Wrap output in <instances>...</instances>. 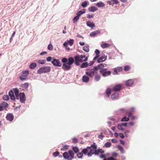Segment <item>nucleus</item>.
I'll return each instance as SVG.
<instances>
[{"instance_id":"obj_46","label":"nucleus","mask_w":160,"mask_h":160,"mask_svg":"<svg viewBox=\"0 0 160 160\" xmlns=\"http://www.w3.org/2000/svg\"><path fill=\"white\" fill-rule=\"evenodd\" d=\"M113 3V5L117 4L119 3V2L118 0H111Z\"/></svg>"},{"instance_id":"obj_44","label":"nucleus","mask_w":160,"mask_h":160,"mask_svg":"<svg viewBox=\"0 0 160 160\" xmlns=\"http://www.w3.org/2000/svg\"><path fill=\"white\" fill-rule=\"evenodd\" d=\"M74 42V40L73 39H70L68 42V43L69 44L70 46H72Z\"/></svg>"},{"instance_id":"obj_29","label":"nucleus","mask_w":160,"mask_h":160,"mask_svg":"<svg viewBox=\"0 0 160 160\" xmlns=\"http://www.w3.org/2000/svg\"><path fill=\"white\" fill-rule=\"evenodd\" d=\"M36 66V64L35 62H33L29 66V68L31 69H33L35 68Z\"/></svg>"},{"instance_id":"obj_15","label":"nucleus","mask_w":160,"mask_h":160,"mask_svg":"<svg viewBox=\"0 0 160 160\" xmlns=\"http://www.w3.org/2000/svg\"><path fill=\"white\" fill-rule=\"evenodd\" d=\"M134 81L132 79H129L126 82V85L127 86H130L133 84Z\"/></svg>"},{"instance_id":"obj_7","label":"nucleus","mask_w":160,"mask_h":160,"mask_svg":"<svg viewBox=\"0 0 160 160\" xmlns=\"http://www.w3.org/2000/svg\"><path fill=\"white\" fill-rule=\"evenodd\" d=\"M134 108H131L128 110H127V111H125V113H128V116L129 117H130L132 116V113L134 112Z\"/></svg>"},{"instance_id":"obj_23","label":"nucleus","mask_w":160,"mask_h":160,"mask_svg":"<svg viewBox=\"0 0 160 160\" xmlns=\"http://www.w3.org/2000/svg\"><path fill=\"white\" fill-rule=\"evenodd\" d=\"M14 92L16 98L17 99H19V91L18 90L17 88L14 89Z\"/></svg>"},{"instance_id":"obj_9","label":"nucleus","mask_w":160,"mask_h":160,"mask_svg":"<svg viewBox=\"0 0 160 160\" xmlns=\"http://www.w3.org/2000/svg\"><path fill=\"white\" fill-rule=\"evenodd\" d=\"M20 98L22 102H24L25 100V96L24 93H20L19 95V98Z\"/></svg>"},{"instance_id":"obj_56","label":"nucleus","mask_w":160,"mask_h":160,"mask_svg":"<svg viewBox=\"0 0 160 160\" xmlns=\"http://www.w3.org/2000/svg\"><path fill=\"white\" fill-rule=\"evenodd\" d=\"M104 137V136L103 135H102V134L99 135L98 136V138H100L102 139H103V138Z\"/></svg>"},{"instance_id":"obj_48","label":"nucleus","mask_w":160,"mask_h":160,"mask_svg":"<svg viewBox=\"0 0 160 160\" xmlns=\"http://www.w3.org/2000/svg\"><path fill=\"white\" fill-rule=\"evenodd\" d=\"M93 154H94V152H92V151H90V152L88 153V157H91Z\"/></svg>"},{"instance_id":"obj_14","label":"nucleus","mask_w":160,"mask_h":160,"mask_svg":"<svg viewBox=\"0 0 160 160\" xmlns=\"http://www.w3.org/2000/svg\"><path fill=\"white\" fill-rule=\"evenodd\" d=\"M87 26L92 28L95 27V24L93 22L91 21H87L86 22Z\"/></svg>"},{"instance_id":"obj_16","label":"nucleus","mask_w":160,"mask_h":160,"mask_svg":"<svg viewBox=\"0 0 160 160\" xmlns=\"http://www.w3.org/2000/svg\"><path fill=\"white\" fill-rule=\"evenodd\" d=\"M9 95L11 97V99L12 100H15L16 98L14 96V92L12 90L10 91L9 92Z\"/></svg>"},{"instance_id":"obj_61","label":"nucleus","mask_w":160,"mask_h":160,"mask_svg":"<svg viewBox=\"0 0 160 160\" xmlns=\"http://www.w3.org/2000/svg\"><path fill=\"white\" fill-rule=\"evenodd\" d=\"M100 157L101 158L105 159V155L104 154H101V155H100Z\"/></svg>"},{"instance_id":"obj_59","label":"nucleus","mask_w":160,"mask_h":160,"mask_svg":"<svg viewBox=\"0 0 160 160\" xmlns=\"http://www.w3.org/2000/svg\"><path fill=\"white\" fill-rule=\"evenodd\" d=\"M129 125L130 126H133L134 124V122H131L128 123Z\"/></svg>"},{"instance_id":"obj_53","label":"nucleus","mask_w":160,"mask_h":160,"mask_svg":"<svg viewBox=\"0 0 160 160\" xmlns=\"http://www.w3.org/2000/svg\"><path fill=\"white\" fill-rule=\"evenodd\" d=\"M72 142L73 143H76L78 142V139L76 138H73L72 139Z\"/></svg>"},{"instance_id":"obj_50","label":"nucleus","mask_w":160,"mask_h":160,"mask_svg":"<svg viewBox=\"0 0 160 160\" xmlns=\"http://www.w3.org/2000/svg\"><path fill=\"white\" fill-rule=\"evenodd\" d=\"M68 61V59L66 58H64L63 59H62V62H63L65 63H66Z\"/></svg>"},{"instance_id":"obj_63","label":"nucleus","mask_w":160,"mask_h":160,"mask_svg":"<svg viewBox=\"0 0 160 160\" xmlns=\"http://www.w3.org/2000/svg\"><path fill=\"white\" fill-rule=\"evenodd\" d=\"M47 53V52L46 51H44V52H41L40 53V55H42L44 54H46Z\"/></svg>"},{"instance_id":"obj_19","label":"nucleus","mask_w":160,"mask_h":160,"mask_svg":"<svg viewBox=\"0 0 160 160\" xmlns=\"http://www.w3.org/2000/svg\"><path fill=\"white\" fill-rule=\"evenodd\" d=\"M89 80V78L88 76L86 75H84L82 77V80L83 82H88Z\"/></svg>"},{"instance_id":"obj_60","label":"nucleus","mask_w":160,"mask_h":160,"mask_svg":"<svg viewBox=\"0 0 160 160\" xmlns=\"http://www.w3.org/2000/svg\"><path fill=\"white\" fill-rule=\"evenodd\" d=\"M119 136L122 138H124V135L122 133H120Z\"/></svg>"},{"instance_id":"obj_55","label":"nucleus","mask_w":160,"mask_h":160,"mask_svg":"<svg viewBox=\"0 0 160 160\" xmlns=\"http://www.w3.org/2000/svg\"><path fill=\"white\" fill-rule=\"evenodd\" d=\"M52 57H48L46 58V60L48 62H50L51 61Z\"/></svg>"},{"instance_id":"obj_28","label":"nucleus","mask_w":160,"mask_h":160,"mask_svg":"<svg viewBox=\"0 0 160 160\" xmlns=\"http://www.w3.org/2000/svg\"><path fill=\"white\" fill-rule=\"evenodd\" d=\"M88 63L87 62H84L82 63V64L80 66V68H86L88 67Z\"/></svg>"},{"instance_id":"obj_31","label":"nucleus","mask_w":160,"mask_h":160,"mask_svg":"<svg viewBox=\"0 0 160 160\" xmlns=\"http://www.w3.org/2000/svg\"><path fill=\"white\" fill-rule=\"evenodd\" d=\"M83 50L86 52H88L89 51V46H85L83 48Z\"/></svg>"},{"instance_id":"obj_21","label":"nucleus","mask_w":160,"mask_h":160,"mask_svg":"<svg viewBox=\"0 0 160 160\" xmlns=\"http://www.w3.org/2000/svg\"><path fill=\"white\" fill-rule=\"evenodd\" d=\"M119 94L118 93H114L111 96V98L112 100L117 99L118 97Z\"/></svg>"},{"instance_id":"obj_45","label":"nucleus","mask_w":160,"mask_h":160,"mask_svg":"<svg viewBox=\"0 0 160 160\" xmlns=\"http://www.w3.org/2000/svg\"><path fill=\"white\" fill-rule=\"evenodd\" d=\"M53 46L51 44H49L48 47V48L50 50H52L53 49Z\"/></svg>"},{"instance_id":"obj_33","label":"nucleus","mask_w":160,"mask_h":160,"mask_svg":"<svg viewBox=\"0 0 160 160\" xmlns=\"http://www.w3.org/2000/svg\"><path fill=\"white\" fill-rule=\"evenodd\" d=\"M129 119V118H128L126 116H125L122 119L121 121L122 122H126L128 121Z\"/></svg>"},{"instance_id":"obj_39","label":"nucleus","mask_w":160,"mask_h":160,"mask_svg":"<svg viewBox=\"0 0 160 160\" xmlns=\"http://www.w3.org/2000/svg\"><path fill=\"white\" fill-rule=\"evenodd\" d=\"M130 67L129 65H126L124 67V70L125 71H127L130 70Z\"/></svg>"},{"instance_id":"obj_11","label":"nucleus","mask_w":160,"mask_h":160,"mask_svg":"<svg viewBox=\"0 0 160 160\" xmlns=\"http://www.w3.org/2000/svg\"><path fill=\"white\" fill-rule=\"evenodd\" d=\"M122 86L120 84H117L115 85L113 88V90L114 91H119L121 89Z\"/></svg>"},{"instance_id":"obj_49","label":"nucleus","mask_w":160,"mask_h":160,"mask_svg":"<svg viewBox=\"0 0 160 160\" xmlns=\"http://www.w3.org/2000/svg\"><path fill=\"white\" fill-rule=\"evenodd\" d=\"M95 53L97 55L99 56V54L100 53V51L97 49H96L95 51Z\"/></svg>"},{"instance_id":"obj_12","label":"nucleus","mask_w":160,"mask_h":160,"mask_svg":"<svg viewBox=\"0 0 160 160\" xmlns=\"http://www.w3.org/2000/svg\"><path fill=\"white\" fill-rule=\"evenodd\" d=\"M13 115L11 113H8L6 117V118L8 121H12L13 119Z\"/></svg>"},{"instance_id":"obj_13","label":"nucleus","mask_w":160,"mask_h":160,"mask_svg":"<svg viewBox=\"0 0 160 160\" xmlns=\"http://www.w3.org/2000/svg\"><path fill=\"white\" fill-rule=\"evenodd\" d=\"M107 56H105V54H103L102 56L99 58L97 62L98 63L103 62L105 61L107 59Z\"/></svg>"},{"instance_id":"obj_5","label":"nucleus","mask_w":160,"mask_h":160,"mask_svg":"<svg viewBox=\"0 0 160 160\" xmlns=\"http://www.w3.org/2000/svg\"><path fill=\"white\" fill-rule=\"evenodd\" d=\"M29 73V71L28 70H25L23 71L20 74L19 79L21 80H23L27 78V76Z\"/></svg>"},{"instance_id":"obj_64","label":"nucleus","mask_w":160,"mask_h":160,"mask_svg":"<svg viewBox=\"0 0 160 160\" xmlns=\"http://www.w3.org/2000/svg\"><path fill=\"white\" fill-rule=\"evenodd\" d=\"M112 142L114 143H116L117 142L116 139H112Z\"/></svg>"},{"instance_id":"obj_6","label":"nucleus","mask_w":160,"mask_h":160,"mask_svg":"<svg viewBox=\"0 0 160 160\" xmlns=\"http://www.w3.org/2000/svg\"><path fill=\"white\" fill-rule=\"evenodd\" d=\"M100 73L101 74L102 76L106 77L108 75H110L111 73L110 71H107V69L102 68L99 71Z\"/></svg>"},{"instance_id":"obj_10","label":"nucleus","mask_w":160,"mask_h":160,"mask_svg":"<svg viewBox=\"0 0 160 160\" xmlns=\"http://www.w3.org/2000/svg\"><path fill=\"white\" fill-rule=\"evenodd\" d=\"M71 68V65L69 64H68L67 63H63L62 66V68L66 71L69 70Z\"/></svg>"},{"instance_id":"obj_57","label":"nucleus","mask_w":160,"mask_h":160,"mask_svg":"<svg viewBox=\"0 0 160 160\" xmlns=\"http://www.w3.org/2000/svg\"><path fill=\"white\" fill-rule=\"evenodd\" d=\"M107 3L108 4L110 5H113V3H112V1H107Z\"/></svg>"},{"instance_id":"obj_54","label":"nucleus","mask_w":160,"mask_h":160,"mask_svg":"<svg viewBox=\"0 0 160 160\" xmlns=\"http://www.w3.org/2000/svg\"><path fill=\"white\" fill-rule=\"evenodd\" d=\"M91 147L93 148L94 149L96 150L97 148V146L96 145L95 143H94L92 145H91Z\"/></svg>"},{"instance_id":"obj_17","label":"nucleus","mask_w":160,"mask_h":160,"mask_svg":"<svg viewBox=\"0 0 160 160\" xmlns=\"http://www.w3.org/2000/svg\"><path fill=\"white\" fill-rule=\"evenodd\" d=\"M68 61L67 64L70 65L72 64L74 62H75L74 58L72 57H70L68 58Z\"/></svg>"},{"instance_id":"obj_41","label":"nucleus","mask_w":160,"mask_h":160,"mask_svg":"<svg viewBox=\"0 0 160 160\" xmlns=\"http://www.w3.org/2000/svg\"><path fill=\"white\" fill-rule=\"evenodd\" d=\"M77 156L78 158H81L83 156V153L82 152H78L77 154Z\"/></svg>"},{"instance_id":"obj_35","label":"nucleus","mask_w":160,"mask_h":160,"mask_svg":"<svg viewBox=\"0 0 160 160\" xmlns=\"http://www.w3.org/2000/svg\"><path fill=\"white\" fill-rule=\"evenodd\" d=\"M38 62L39 64H43L45 63L46 61L45 60H40L38 61Z\"/></svg>"},{"instance_id":"obj_20","label":"nucleus","mask_w":160,"mask_h":160,"mask_svg":"<svg viewBox=\"0 0 160 160\" xmlns=\"http://www.w3.org/2000/svg\"><path fill=\"white\" fill-rule=\"evenodd\" d=\"M122 70V67H118L114 69V72L116 73V74H117L118 72H121Z\"/></svg>"},{"instance_id":"obj_37","label":"nucleus","mask_w":160,"mask_h":160,"mask_svg":"<svg viewBox=\"0 0 160 160\" xmlns=\"http://www.w3.org/2000/svg\"><path fill=\"white\" fill-rule=\"evenodd\" d=\"M87 4H88L87 2L86 1H85L82 3L81 6L83 8H85L87 7Z\"/></svg>"},{"instance_id":"obj_8","label":"nucleus","mask_w":160,"mask_h":160,"mask_svg":"<svg viewBox=\"0 0 160 160\" xmlns=\"http://www.w3.org/2000/svg\"><path fill=\"white\" fill-rule=\"evenodd\" d=\"M52 63L54 66L59 67L61 66V64L60 61L58 59H53L52 61Z\"/></svg>"},{"instance_id":"obj_24","label":"nucleus","mask_w":160,"mask_h":160,"mask_svg":"<svg viewBox=\"0 0 160 160\" xmlns=\"http://www.w3.org/2000/svg\"><path fill=\"white\" fill-rule=\"evenodd\" d=\"M96 5L98 7H103L105 6L104 4L102 2H98Z\"/></svg>"},{"instance_id":"obj_58","label":"nucleus","mask_w":160,"mask_h":160,"mask_svg":"<svg viewBox=\"0 0 160 160\" xmlns=\"http://www.w3.org/2000/svg\"><path fill=\"white\" fill-rule=\"evenodd\" d=\"M131 119H132V120H134L137 119V117L136 116H132V117L131 118Z\"/></svg>"},{"instance_id":"obj_22","label":"nucleus","mask_w":160,"mask_h":160,"mask_svg":"<svg viewBox=\"0 0 160 160\" xmlns=\"http://www.w3.org/2000/svg\"><path fill=\"white\" fill-rule=\"evenodd\" d=\"M97 10V8L94 6H92L88 8V10L90 12H94Z\"/></svg>"},{"instance_id":"obj_38","label":"nucleus","mask_w":160,"mask_h":160,"mask_svg":"<svg viewBox=\"0 0 160 160\" xmlns=\"http://www.w3.org/2000/svg\"><path fill=\"white\" fill-rule=\"evenodd\" d=\"M79 16L77 15L75 16L73 19V22L74 23H76L77 22L79 18Z\"/></svg>"},{"instance_id":"obj_42","label":"nucleus","mask_w":160,"mask_h":160,"mask_svg":"<svg viewBox=\"0 0 160 160\" xmlns=\"http://www.w3.org/2000/svg\"><path fill=\"white\" fill-rule=\"evenodd\" d=\"M2 99L5 100H8L9 99V97L7 95H4L2 97Z\"/></svg>"},{"instance_id":"obj_2","label":"nucleus","mask_w":160,"mask_h":160,"mask_svg":"<svg viewBox=\"0 0 160 160\" xmlns=\"http://www.w3.org/2000/svg\"><path fill=\"white\" fill-rule=\"evenodd\" d=\"M74 153L71 150H70L68 152H65L63 154V157L68 160H72L74 158Z\"/></svg>"},{"instance_id":"obj_3","label":"nucleus","mask_w":160,"mask_h":160,"mask_svg":"<svg viewBox=\"0 0 160 160\" xmlns=\"http://www.w3.org/2000/svg\"><path fill=\"white\" fill-rule=\"evenodd\" d=\"M51 67L49 66H44L40 68L37 71V73L41 74L49 72L51 71Z\"/></svg>"},{"instance_id":"obj_52","label":"nucleus","mask_w":160,"mask_h":160,"mask_svg":"<svg viewBox=\"0 0 160 160\" xmlns=\"http://www.w3.org/2000/svg\"><path fill=\"white\" fill-rule=\"evenodd\" d=\"M82 153H83L84 154H86L88 152V150L86 148L83 149L82 150Z\"/></svg>"},{"instance_id":"obj_51","label":"nucleus","mask_w":160,"mask_h":160,"mask_svg":"<svg viewBox=\"0 0 160 160\" xmlns=\"http://www.w3.org/2000/svg\"><path fill=\"white\" fill-rule=\"evenodd\" d=\"M93 15L92 14H87V17L88 18H93Z\"/></svg>"},{"instance_id":"obj_47","label":"nucleus","mask_w":160,"mask_h":160,"mask_svg":"<svg viewBox=\"0 0 160 160\" xmlns=\"http://www.w3.org/2000/svg\"><path fill=\"white\" fill-rule=\"evenodd\" d=\"M59 153L58 151L55 152L53 153V155L54 157H57L59 155Z\"/></svg>"},{"instance_id":"obj_34","label":"nucleus","mask_w":160,"mask_h":160,"mask_svg":"<svg viewBox=\"0 0 160 160\" xmlns=\"http://www.w3.org/2000/svg\"><path fill=\"white\" fill-rule=\"evenodd\" d=\"M1 105L2 106V107H4L5 108H7L8 107V104L6 102H2L1 103Z\"/></svg>"},{"instance_id":"obj_36","label":"nucleus","mask_w":160,"mask_h":160,"mask_svg":"<svg viewBox=\"0 0 160 160\" xmlns=\"http://www.w3.org/2000/svg\"><path fill=\"white\" fill-rule=\"evenodd\" d=\"M111 145V143L110 142H107L104 145V146L107 148H109Z\"/></svg>"},{"instance_id":"obj_40","label":"nucleus","mask_w":160,"mask_h":160,"mask_svg":"<svg viewBox=\"0 0 160 160\" xmlns=\"http://www.w3.org/2000/svg\"><path fill=\"white\" fill-rule=\"evenodd\" d=\"M117 127H118V129L119 130H121L122 131H123L124 130V128H122V125L118 124Z\"/></svg>"},{"instance_id":"obj_27","label":"nucleus","mask_w":160,"mask_h":160,"mask_svg":"<svg viewBox=\"0 0 160 160\" xmlns=\"http://www.w3.org/2000/svg\"><path fill=\"white\" fill-rule=\"evenodd\" d=\"M110 46V45L106 43H103L101 45V47L103 48H107Z\"/></svg>"},{"instance_id":"obj_43","label":"nucleus","mask_w":160,"mask_h":160,"mask_svg":"<svg viewBox=\"0 0 160 160\" xmlns=\"http://www.w3.org/2000/svg\"><path fill=\"white\" fill-rule=\"evenodd\" d=\"M72 150L75 153H77L79 151L78 148L76 147H73Z\"/></svg>"},{"instance_id":"obj_18","label":"nucleus","mask_w":160,"mask_h":160,"mask_svg":"<svg viewBox=\"0 0 160 160\" xmlns=\"http://www.w3.org/2000/svg\"><path fill=\"white\" fill-rule=\"evenodd\" d=\"M100 33V31L99 30H96L94 32H92L90 33V36L91 37H95L97 34H99Z\"/></svg>"},{"instance_id":"obj_26","label":"nucleus","mask_w":160,"mask_h":160,"mask_svg":"<svg viewBox=\"0 0 160 160\" xmlns=\"http://www.w3.org/2000/svg\"><path fill=\"white\" fill-rule=\"evenodd\" d=\"M107 65L106 64H103L102 63H100L98 64L96 67H97V69H98V68H101V69H102V68L106 66Z\"/></svg>"},{"instance_id":"obj_62","label":"nucleus","mask_w":160,"mask_h":160,"mask_svg":"<svg viewBox=\"0 0 160 160\" xmlns=\"http://www.w3.org/2000/svg\"><path fill=\"white\" fill-rule=\"evenodd\" d=\"M108 160H116V159L112 157H110L108 158Z\"/></svg>"},{"instance_id":"obj_1","label":"nucleus","mask_w":160,"mask_h":160,"mask_svg":"<svg viewBox=\"0 0 160 160\" xmlns=\"http://www.w3.org/2000/svg\"><path fill=\"white\" fill-rule=\"evenodd\" d=\"M75 59V63L77 66L79 65L80 62H82L83 61L86 62L87 61L88 58L86 57L84 55H78L74 57Z\"/></svg>"},{"instance_id":"obj_32","label":"nucleus","mask_w":160,"mask_h":160,"mask_svg":"<svg viewBox=\"0 0 160 160\" xmlns=\"http://www.w3.org/2000/svg\"><path fill=\"white\" fill-rule=\"evenodd\" d=\"M101 78V77L100 75L97 74L95 75L94 79L96 81H98Z\"/></svg>"},{"instance_id":"obj_30","label":"nucleus","mask_w":160,"mask_h":160,"mask_svg":"<svg viewBox=\"0 0 160 160\" xmlns=\"http://www.w3.org/2000/svg\"><path fill=\"white\" fill-rule=\"evenodd\" d=\"M111 93V89L109 88H108L106 91V93L107 95V96L109 97Z\"/></svg>"},{"instance_id":"obj_25","label":"nucleus","mask_w":160,"mask_h":160,"mask_svg":"<svg viewBox=\"0 0 160 160\" xmlns=\"http://www.w3.org/2000/svg\"><path fill=\"white\" fill-rule=\"evenodd\" d=\"M85 9H83V11L80 10V11H78L76 13V15H77V16H79H79L81 15L82 14L85 13Z\"/></svg>"},{"instance_id":"obj_4","label":"nucleus","mask_w":160,"mask_h":160,"mask_svg":"<svg viewBox=\"0 0 160 160\" xmlns=\"http://www.w3.org/2000/svg\"><path fill=\"white\" fill-rule=\"evenodd\" d=\"M98 69L97 67H95L93 68L88 70L86 72V74L90 77H93V76L98 73Z\"/></svg>"}]
</instances>
